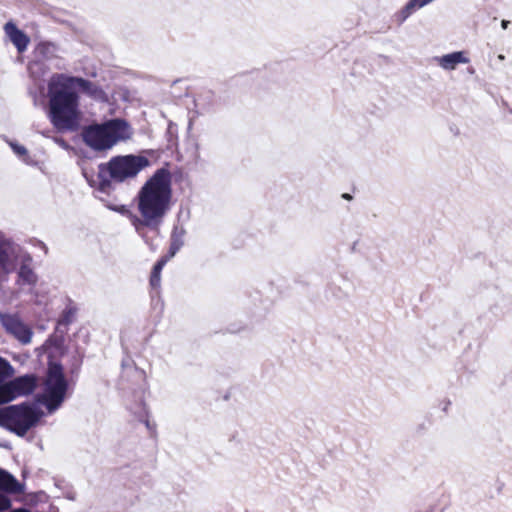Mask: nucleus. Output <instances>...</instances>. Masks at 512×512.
Here are the masks:
<instances>
[{
	"instance_id": "f257e3e1",
	"label": "nucleus",
	"mask_w": 512,
	"mask_h": 512,
	"mask_svg": "<svg viewBox=\"0 0 512 512\" xmlns=\"http://www.w3.org/2000/svg\"><path fill=\"white\" fill-rule=\"evenodd\" d=\"M171 174L158 169L139 189L135 201L139 215L130 214L131 224L144 242L154 249L147 230L156 234L172 206Z\"/></svg>"
},
{
	"instance_id": "f03ea898",
	"label": "nucleus",
	"mask_w": 512,
	"mask_h": 512,
	"mask_svg": "<svg viewBox=\"0 0 512 512\" xmlns=\"http://www.w3.org/2000/svg\"><path fill=\"white\" fill-rule=\"evenodd\" d=\"M49 119L58 131H74L79 124V97L65 74H55L48 83Z\"/></svg>"
},
{
	"instance_id": "7ed1b4c3",
	"label": "nucleus",
	"mask_w": 512,
	"mask_h": 512,
	"mask_svg": "<svg viewBox=\"0 0 512 512\" xmlns=\"http://www.w3.org/2000/svg\"><path fill=\"white\" fill-rule=\"evenodd\" d=\"M134 131L124 119L115 118L101 124L90 125L83 131V140L95 151H108L132 138Z\"/></svg>"
},
{
	"instance_id": "20e7f679",
	"label": "nucleus",
	"mask_w": 512,
	"mask_h": 512,
	"mask_svg": "<svg viewBox=\"0 0 512 512\" xmlns=\"http://www.w3.org/2000/svg\"><path fill=\"white\" fill-rule=\"evenodd\" d=\"M41 414L33 407L12 405L0 409V426L24 436L40 419Z\"/></svg>"
},
{
	"instance_id": "39448f33",
	"label": "nucleus",
	"mask_w": 512,
	"mask_h": 512,
	"mask_svg": "<svg viewBox=\"0 0 512 512\" xmlns=\"http://www.w3.org/2000/svg\"><path fill=\"white\" fill-rule=\"evenodd\" d=\"M67 389L68 383L64 376L62 366L57 363H50L40 399L50 413L61 406L65 399Z\"/></svg>"
},
{
	"instance_id": "423d86ee",
	"label": "nucleus",
	"mask_w": 512,
	"mask_h": 512,
	"mask_svg": "<svg viewBox=\"0 0 512 512\" xmlns=\"http://www.w3.org/2000/svg\"><path fill=\"white\" fill-rule=\"evenodd\" d=\"M149 166V160L142 155L115 156L107 163V171L112 179L124 181L135 177L141 170Z\"/></svg>"
},
{
	"instance_id": "0eeeda50",
	"label": "nucleus",
	"mask_w": 512,
	"mask_h": 512,
	"mask_svg": "<svg viewBox=\"0 0 512 512\" xmlns=\"http://www.w3.org/2000/svg\"><path fill=\"white\" fill-rule=\"evenodd\" d=\"M37 379L33 375H24L0 386V401L7 403L17 397L25 396L34 391Z\"/></svg>"
},
{
	"instance_id": "6e6552de",
	"label": "nucleus",
	"mask_w": 512,
	"mask_h": 512,
	"mask_svg": "<svg viewBox=\"0 0 512 512\" xmlns=\"http://www.w3.org/2000/svg\"><path fill=\"white\" fill-rule=\"evenodd\" d=\"M0 323L5 331L21 344L31 343L33 331L17 314L0 313Z\"/></svg>"
},
{
	"instance_id": "1a4fd4ad",
	"label": "nucleus",
	"mask_w": 512,
	"mask_h": 512,
	"mask_svg": "<svg viewBox=\"0 0 512 512\" xmlns=\"http://www.w3.org/2000/svg\"><path fill=\"white\" fill-rule=\"evenodd\" d=\"M68 81L74 91L77 89L98 102H108V94L95 83L80 77L68 76Z\"/></svg>"
},
{
	"instance_id": "9d476101",
	"label": "nucleus",
	"mask_w": 512,
	"mask_h": 512,
	"mask_svg": "<svg viewBox=\"0 0 512 512\" xmlns=\"http://www.w3.org/2000/svg\"><path fill=\"white\" fill-rule=\"evenodd\" d=\"M433 61L442 70L450 72L454 71L460 64H468L470 62V58L468 56V52L461 50L447 53L441 56H435Z\"/></svg>"
},
{
	"instance_id": "9b49d317",
	"label": "nucleus",
	"mask_w": 512,
	"mask_h": 512,
	"mask_svg": "<svg viewBox=\"0 0 512 512\" xmlns=\"http://www.w3.org/2000/svg\"><path fill=\"white\" fill-rule=\"evenodd\" d=\"M6 37L13 43L19 53L24 52L30 42L29 37L19 30L13 22H7L4 26Z\"/></svg>"
},
{
	"instance_id": "f8f14e48",
	"label": "nucleus",
	"mask_w": 512,
	"mask_h": 512,
	"mask_svg": "<svg viewBox=\"0 0 512 512\" xmlns=\"http://www.w3.org/2000/svg\"><path fill=\"white\" fill-rule=\"evenodd\" d=\"M16 246L9 241L0 242V273H8L14 268Z\"/></svg>"
},
{
	"instance_id": "ddd939ff",
	"label": "nucleus",
	"mask_w": 512,
	"mask_h": 512,
	"mask_svg": "<svg viewBox=\"0 0 512 512\" xmlns=\"http://www.w3.org/2000/svg\"><path fill=\"white\" fill-rule=\"evenodd\" d=\"M0 490L8 493L22 492V485L7 471L0 469Z\"/></svg>"
},
{
	"instance_id": "4468645a",
	"label": "nucleus",
	"mask_w": 512,
	"mask_h": 512,
	"mask_svg": "<svg viewBox=\"0 0 512 512\" xmlns=\"http://www.w3.org/2000/svg\"><path fill=\"white\" fill-rule=\"evenodd\" d=\"M184 235L185 231L182 228H175L173 230L169 255L166 258L170 259L174 257V255L181 249L184 245Z\"/></svg>"
},
{
	"instance_id": "2eb2a0df",
	"label": "nucleus",
	"mask_w": 512,
	"mask_h": 512,
	"mask_svg": "<svg viewBox=\"0 0 512 512\" xmlns=\"http://www.w3.org/2000/svg\"><path fill=\"white\" fill-rule=\"evenodd\" d=\"M19 281L22 284L33 285L36 283L37 277L35 273L27 265H22L18 272Z\"/></svg>"
},
{
	"instance_id": "dca6fc26",
	"label": "nucleus",
	"mask_w": 512,
	"mask_h": 512,
	"mask_svg": "<svg viewBox=\"0 0 512 512\" xmlns=\"http://www.w3.org/2000/svg\"><path fill=\"white\" fill-rule=\"evenodd\" d=\"M168 260V258L164 257L155 264L150 279V283L153 287L159 286L161 270Z\"/></svg>"
},
{
	"instance_id": "f3484780",
	"label": "nucleus",
	"mask_w": 512,
	"mask_h": 512,
	"mask_svg": "<svg viewBox=\"0 0 512 512\" xmlns=\"http://www.w3.org/2000/svg\"><path fill=\"white\" fill-rule=\"evenodd\" d=\"M14 374V368L12 365L5 360L4 358L0 357V386L3 385L2 382L11 377Z\"/></svg>"
},
{
	"instance_id": "a211bd4d",
	"label": "nucleus",
	"mask_w": 512,
	"mask_h": 512,
	"mask_svg": "<svg viewBox=\"0 0 512 512\" xmlns=\"http://www.w3.org/2000/svg\"><path fill=\"white\" fill-rule=\"evenodd\" d=\"M9 145H10L11 149L13 150V152L18 157H20L25 163H27V164L30 163V158H29L27 149L23 145H20L16 142H12V141L9 142Z\"/></svg>"
},
{
	"instance_id": "6ab92c4d",
	"label": "nucleus",
	"mask_w": 512,
	"mask_h": 512,
	"mask_svg": "<svg viewBox=\"0 0 512 512\" xmlns=\"http://www.w3.org/2000/svg\"><path fill=\"white\" fill-rule=\"evenodd\" d=\"M414 12L410 10L406 5L401 8L395 15L396 21L399 24L404 23Z\"/></svg>"
},
{
	"instance_id": "aec40b11",
	"label": "nucleus",
	"mask_w": 512,
	"mask_h": 512,
	"mask_svg": "<svg viewBox=\"0 0 512 512\" xmlns=\"http://www.w3.org/2000/svg\"><path fill=\"white\" fill-rule=\"evenodd\" d=\"M430 2L429 0H409L405 5L415 12L416 10L423 8L424 6L428 5Z\"/></svg>"
},
{
	"instance_id": "412c9836",
	"label": "nucleus",
	"mask_w": 512,
	"mask_h": 512,
	"mask_svg": "<svg viewBox=\"0 0 512 512\" xmlns=\"http://www.w3.org/2000/svg\"><path fill=\"white\" fill-rule=\"evenodd\" d=\"M11 505L10 499L3 494H0V511L8 509Z\"/></svg>"
},
{
	"instance_id": "4be33fe9",
	"label": "nucleus",
	"mask_w": 512,
	"mask_h": 512,
	"mask_svg": "<svg viewBox=\"0 0 512 512\" xmlns=\"http://www.w3.org/2000/svg\"><path fill=\"white\" fill-rule=\"evenodd\" d=\"M40 64L39 63H33L29 66V70L31 72L32 75H35V69L39 66Z\"/></svg>"
},
{
	"instance_id": "5701e85b",
	"label": "nucleus",
	"mask_w": 512,
	"mask_h": 512,
	"mask_svg": "<svg viewBox=\"0 0 512 512\" xmlns=\"http://www.w3.org/2000/svg\"><path fill=\"white\" fill-rule=\"evenodd\" d=\"M509 24H510V21H508V20H502V21H501V27H502L503 29H507V28H508V26H509Z\"/></svg>"
},
{
	"instance_id": "b1692460",
	"label": "nucleus",
	"mask_w": 512,
	"mask_h": 512,
	"mask_svg": "<svg viewBox=\"0 0 512 512\" xmlns=\"http://www.w3.org/2000/svg\"><path fill=\"white\" fill-rule=\"evenodd\" d=\"M504 58H505L504 55H502V54L498 55L499 60H504Z\"/></svg>"
},
{
	"instance_id": "393cba45",
	"label": "nucleus",
	"mask_w": 512,
	"mask_h": 512,
	"mask_svg": "<svg viewBox=\"0 0 512 512\" xmlns=\"http://www.w3.org/2000/svg\"><path fill=\"white\" fill-rule=\"evenodd\" d=\"M0 404H2V402L0 401Z\"/></svg>"
}]
</instances>
